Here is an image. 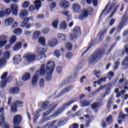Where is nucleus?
I'll use <instances>...</instances> for the list:
<instances>
[{
    "mask_svg": "<svg viewBox=\"0 0 128 128\" xmlns=\"http://www.w3.org/2000/svg\"><path fill=\"white\" fill-rule=\"evenodd\" d=\"M55 66L56 64L54 62H48L46 66V64H43L41 66L39 70V74L42 76V74H46V80L50 82L52 80V74L54 72V70Z\"/></svg>",
    "mask_w": 128,
    "mask_h": 128,
    "instance_id": "nucleus-1",
    "label": "nucleus"
},
{
    "mask_svg": "<svg viewBox=\"0 0 128 128\" xmlns=\"http://www.w3.org/2000/svg\"><path fill=\"white\" fill-rule=\"evenodd\" d=\"M74 101L72 100L65 103L62 107H61L58 111L56 112L54 114L50 116H49L48 118L42 120L40 121V124H43V122H46L50 120L52 117L56 116L58 114H60V112H64V110L66 108H68V106H70L72 104H74Z\"/></svg>",
    "mask_w": 128,
    "mask_h": 128,
    "instance_id": "nucleus-2",
    "label": "nucleus"
},
{
    "mask_svg": "<svg viewBox=\"0 0 128 128\" xmlns=\"http://www.w3.org/2000/svg\"><path fill=\"white\" fill-rule=\"evenodd\" d=\"M48 104V102L46 101L44 102H41L40 103V104H42L41 108L42 110H48L46 111V112L43 113V115L44 116H48V114H50V112H52L56 106V104H52L50 105H49Z\"/></svg>",
    "mask_w": 128,
    "mask_h": 128,
    "instance_id": "nucleus-3",
    "label": "nucleus"
},
{
    "mask_svg": "<svg viewBox=\"0 0 128 128\" xmlns=\"http://www.w3.org/2000/svg\"><path fill=\"white\" fill-rule=\"evenodd\" d=\"M104 54V50H97L94 54L88 57V61L89 64H94V62L98 60Z\"/></svg>",
    "mask_w": 128,
    "mask_h": 128,
    "instance_id": "nucleus-4",
    "label": "nucleus"
},
{
    "mask_svg": "<svg viewBox=\"0 0 128 128\" xmlns=\"http://www.w3.org/2000/svg\"><path fill=\"white\" fill-rule=\"evenodd\" d=\"M108 4L105 7L104 9L102 12L100 16H102V14H104L105 16L108 15L109 12H112V8H114L113 12L112 13V14L109 16L110 18H112V14H114L116 12V10H118V6H116V4H112L110 6V8L108 9Z\"/></svg>",
    "mask_w": 128,
    "mask_h": 128,
    "instance_id": "nucleus-5",
    "label": "nucleus"
},
{
    "mask_svg": "<svg viewBox=\"0 0 128 128\" xmlns=\"http://www.w3.org/2000/svg\"><path fill=\"white\" fill-rule=\"evenodd\" d=\"M46 50V48L40 47L38 48V56L37 58L38 60H40V62H44V60H46V55L44 54Z\"/></svg>",
    "mask_w": 128,
    "mask_h": 128,
    "instance_id": "nucleus-6",
    "label": "nucleus"
},
{
    "mask_svg": "<svg viewBox=\"0 0 128 128\" xmlns=\"http://www.w3.org/2000/svg\"><path fill=\"white\" fill-rule=\"evenodd\" d=\"M93 9L92 8H89L88 9H83L80 13V15L78 17L79 20H82L88 16V14L93 12Z\"/></svg>",
    "mask_w": 128,
    "mask_h": 128,
    "instance_id": "nucleus-7",
    "label": "nucleus"
},
{
    "mask_svg": "<svg viewBox=\"0 0 128 128\" xmlns=\"http://www.w3.org/2000/svg\"><path fill=\"white\" fill-rule=\"evenodd\" d=\"M128 12L125 13L122 18V21L120 22V24L117 26V30H121L122 28L126 26V24H128Z\"/></svg>",
    "mask_w": 128,
    "mask_h": 128,
    "instance_id": "nucleus-8",
    "label": "nucleus"
},
{
    "mask_svg": "<svg viewBox=\"0 0 128 128\" xmlns=\"http://www.w3.org/2000/svg\"><path fill=\"white\" fill-rule=\"evenodd\" d=\"M12 14L10 8H6V7H2L0 10V18H2L4 16H8Z\"/></svg>",
    "mask_w": 128,
    "mask_h": 128,
    "instance_id": "nucleus-9",
    "label": "nucleus"
},
{
    "mask_svg": "<svg viewBox=\"0 0 128 128\" xmlns=\"http://www.w3.org/2000/svg\"><path fill=\"white\" fill-rule=\"evenodd\" d=\"M24 58L28 64H30V62H32L36 60V55L30 52L26 53L24 56Z\"/></svg>",
    "mask_w": 128,
    "mask_h": 128,
    "instance_id": "nucleus-10",
    "label": "nucleus"
},
{
    "mask_svg": "<svg viewBox=\"0 0 128 128\" xmlns=\"http://www.w3.org/2000/svg\"><path fill=\"white\" fill-rule=\"evenodd\" d=\"M22 102L17 100L11 105V110L12 112H16V108L18 106H22Z\"/></svg>",
    "mask_w": 128,
    "mask_h": 128,
    "instance_id": "nucleus-11",
    "label": "nucleus"
},
{
    "mask_svg": "<svg viewBox=\"0 0 128 128\" xmlns=\"http://www.w3.org/2000/svg\"><path fill=\"white\" fill-rule=\"evenodd\" d=\"M73 34H70V38L71 40H74V38H76V36H78L80 35V28L78 26H76L74 28L73 30Z\"/></svg>",
    "mask_w": 128,
    "mask_h": 128,
    "instance_id": "nucleus-12",
    "label": "nucleus"
},
{
    "mask_svg": "<svg viewBox=\"0 0 128 128\" xmlns=\"http://www.w3.org/2000/svg\"><path fill=\"white\" fill-rule=\"evenodd\" d=\"M58 120H54L52 122H48L46 123V124L45 125V126L43 128H40L37 127L36 128H58V125H54L56 124V122H58Z\"/></svg>",
    "mask_w": 128,
    "mask_h": 128,
    "instance_id": "nucleus-13",
    "label": "nucleus"
},
{
    "mask_svg": "<svg viewBox=\"0 0 128 128\" xmlns=\"http://www.w3.org/2000/svg\"><path fill=\"white\" fill-rule=\"evenodd\" d=\"M38 74H40V71H37L32 78V86L33 88H35V86H36V84H38Z\"/></svg>",
    "mask_w": 128,
    "mask_h": 128,
    "instance_id": "nucleus-14",
    "label": "nucleus"
},
{
    "mask_svg": "<svg viewBox=\"0 0 128 128\" xmlns=\"http://www.w3.org/2000/svg\"><path fill=\"white\" fill-rule=\"evenodd\" d=\"M10 8L11 12H12V14L14 16H18V5L15 4H10V8Z\"/></svg>",
    "mask_w": 128,
    "mask_h": 128,
    "instance_id": "nucleus-15",
    "label": "nucleus"
},
{
    "mask_svg": "<svg viewBox=\"0 0 128 128\" xmlns=\"http://www.w3.org/2000/svg\"><path fill=\"white\" fill-rule=\"evenodd\" d=\"M0 48H4V45L8 42V36L4 34L0 36Z\"/></svg>",
    "mask_w": 128,
    "mask_h": 128,
    "instance_id": "nucleus-16",
    "label": "nucleus"
},
{
    "mask_svg": "<svg viewBox=\"0 0 128 128\" xmlns=\"http://www.w3.org/2000/svg\"><path fill=\"white\" fill-rule=\"evenodd\" d=\"M48 44L50 48H54L58 44V41L56 38L50 39L48 42Z\"/></svg>",
    "mask_w": 128,
    "mask_h": 128,
    "instance_id": "nucleus-17",
    "label": "nucleus"
},
{
    "mask_svg": "<svg viewBox=\"0 0 128 128\" xmlns=\"http://www.w3.org/2000/svg\"><path fill=\"white\" fill-rule=\"evenodd\" d=\"M0 120L2 121V122H0V126H1V128H10L8 124L6 123V122L4 121V114L0 115Z\"/></svg>",
    "mask_w": 128,
    "mask_h": 128,
    "instance_id": "nucleus-18",
    "label": "nucleus"
},
{
    "mask_svg": "<svg viewBox=\"0 0 128 128\" xmlns=\"http://www.w3.org/2000/svg\"><path fill=\"white\" fill-rule=\"evenodd\" d=\"M22 116L20 115H16L14 118V126H18L20 122H22Z\"/></svg>",
    "mask_w": 128,
    "mask_h": 128,
    "instance_id": "nucleus-19",
    "label": "nucleus"
},
{
    "mask_svg": "<svg viewBox=\"0 0 128 128\" xmlns=\"http://www.w3.org/2000/svg\"><path fill=\"white\" fill-rule=\"evenodd\" d=\"M72 87H67L62 90L58 94L56 98H60V96H62L66 92H68L70 90H72Z\"/></svg>",
    "mask_w": 128,
    "mask_h": 128,
    "instance_id": "nucleus-20",
    "label": "nucleus"
},
{
    "mask_svg": "<svg viewBox=\"0 0 128 128\" xmlns=\"http://www.w3.org/2000/svg\"><path fill=\"white\" fill-rule=\"evenodd\" d=\"M58 38L60 42H66L67 38L66 34L62 33H58Z\"/></svg>",
    "mask_w": 128,
    "mask_h": 128,
    "instance_id": "nucleus-21",
    "label": "nucleus"
},
{
    "mask_svg": "<svg viewBox=\"0 0 128 128\" xmlns=\"http://www.w3.org/2000/svg\"><path fill=\"white\" fill-rule=\"evenodd\" d=\"M60 8H64V10H66V8H68V7L70 6V3L66 0H62L60 2Z\"/></svg>",
    "mask_w": 128,
    "mask_h": 128,
    "instance_id": "nucleus-22",
    "label": "nucleus"
},
{
    "mask_svg": "<svg viewBox=\"0 0 128 128\" xmlns=\"http://www.w3.org/2000/svg\"><path fill=\"white\" fill-rule=\"evenodd\" d=\"M72 10L74 12H80V10H82V8L80 5L78 4H72Z\"/></svg>",
    "mask_w": 128,
    "mask_h": 128,
    "instance_id": "nucleus-23",
    "label": "nucleus"
},
{
    "mask_svg": "<svg viewBox=\"0 0 128 128\" xmlns=\"http://www.w3.org/2000/svg\"><path fill=\"white\" fill-rule=\"evenodd\" d=\"M102 104H100V102H94L92 104L91 108L92 110H93L94 112H98V110L100 108V106H102Z\"/></svg>",
    "mask_w": 128,
    "mask_h": 128,
    "instance_id": "nucleus-24",
    "label": "nucleus"
},
{
    "mask_svg": "<svg viewBox=\"0 0 128 128\" xmlns=\"http://www.w3.org/2000/svg\"><path fill=\"white\" fill-rule=\"evenodd\" d=\"M9 92L12 94H18L20 92V88L18 87L10 88H9Z\"/></svg>",
    "mask_w": 128,
    "mask_h": 128,
    "instance_id": "nucleus-25",
    "label": "nucleus"
},
{
    "mask_svg": "<svg viewBox=\"0 0 128 128\" xmlns=\"http://www.w3.org/2000/svg\"><path fill=\"white\" fill-rule=\"evenodd\" d=\"M106 34V30L103 29L100 31L98 33V36H99L100 40H102L104 38V36Z\"/></svg>",
    "mask_w": 128,
    "mask_h": 128,
    "instance_id": "nucleus-26",
    "label": "nucleus"
},
{
    "mask_svg": "<svg viewBox=\"0 0 128 128\" xmlns=\"http://www.w3.org/2000/svg\"><path fill=\"white\" fill-rule=\"evenodd\" d=\"M14 22V19L12 18H7L5 20V24L8 26H12V23Z\"/></svg>",
    "mask_w": 128,
    "mask_h": 128,
    "instance_id": "nucleus-27",
    "label": "nucleus"
},
{
    "mask_svg": "<svg viewBox=\"0 0 128 128\" xmlns=\"http://www.w3.org/2000/svg\"><path fill=\"white\" fill-rule=\"evenodd\" d=\"M22 42H19L16 43L14 46L13 47V50H14V52L20 50L22 48Z\"/></svg>",
    "mask_w": 128,
    "mask_h": 128,
    "instance_id": "nucleus-28",
    "label": "nucleus"
},
{
    "mask_svg": "<svg viewBox=\"0 0 128 128\" xmlns=\"http://www.w3.org/2000/svg\"><path fill=\"white\" fill-rule=\"evenodd\" d=\"M28 16V12L26 9L22 10L20 12V18H24V16Z\"/></svg>",
    "mask_w": 128,
    "mask_h": 128,
    "instance_id": "nucleus-29",
    "label": "nucleus"
},
{
    "mask_svg": "<svg viewBox=\"0 0 128 128\" xmlns=\"http://www.w3.org/2000/svg\"><path fill=\"white\" fill-rule=\"evenodd\" d=\"M66 122H68V118H65L64 119L60 120L58 122V125L55 124V126H58H58H64V124H66Z\"/></svg>",
    "mask_w": 128,
    "mask_h": 128,
    "instance_id": "nucleus-30",
    "label": "nucleus"
},
{
    "mask_svg": "<svg viewBox=\"0 0 128 128\" xmlns=\"http://www.w3.org/2000/svg\"><path fill=\"white\" fill-rule=\"evenodd\" d=\"M22 61V58L20 55H16L14 58V64H18Z\"/></svg>",
    "mask_w": 128,
    "mask_h": 128,
    "instance_id": "nucleus-31",
    "label": "nucleus"
},
{
    "mask_svg": "<svg viewBox=\"0 0 128 128\" xmlns=\"http://www.w3.org/2000/svg\"><path fill=\"white\" fill-rule=\"evenodd\" d=\"M119 118L122 120H126L128 118V114H124V112H120Z\"/></svg>",
    "mask_w": 128,
    "mask_h": 128,
    "instance_id": "nucleus-32",
    "label": "nucleus"
},
{
    "mask_svg": "<svg viewBox=\"0 0 128 128\" xmlns=\"http://www.w3.org/2000/svg\"><path fill=\"white\" fill-rule=\"evenodd\" d=\"M58 19L56 18L53 21L52 26L54 30H58Z\"/></svg>",
    "mask_w": 128,
    "mask_h": 128,
    "instance_id": "nucleus-33",
    "label": "nucleus"
},
{
    "mask_svg": "<svg viewBox=\"0 0 128 128\" xmlns=\"http://www.w3.org/2000/svg\"><path fill=\"white\" fill-rule=\"evenodd\" d=\"M30 78V73H26L22 77V80L24 82H27Z\"/></svg>",
    "mask_w": 128,
    "mask_h": 128,
    "instance_id": "nucleus-34",
    "label": "nucleus"
},
{
    "mask_svg": "<svg viewBox=\"0 0 128 128\" xmlns=\"http://www.w3.org/2000/svg\"><path fill=\"white\" fill-rule=\"evenodd\" d=\"M40 31L36 30L33 34V40H36L40 36Z\"/></svg>",
    "mask_w": 128,
    "mask_h": 128,
    "instance_id": "nucleus-35",
    "label": "nucleus"
},
{
    "mask_svg": "<svg viewBox=\"0 0 128 128\" xmlns=\"http://www.w3.org/2000/svg\"><path fill=\"white\" fill-rule=\"evenodd\" d=\"M38 42L42 46H46V38H44V37H40L38 39Z\"/></svg>",
    "mask_w": 128,
    "mask_h": 128,
    "instance_id": "nucleus-36",
    "label": "nucleus"
},
{
    "mask_svg": "<svg viewBox=\"0 0 128 128\" xmlns=\"http://www.w3.org/2000/svg\"><path fill=\"white\" fill-rule=\"evenodd\" d=\"M80 104L82 106H90V103L88 100H82L80 102Z\"/></svg>",
    "mask_w": 128,
    "mask_h": 128,
    "instance_id": "nucleus-37",
    "label": "nucleus"
},
{
    "mask_svg": "<svg viewBox=\"0 0 128 128\" xmlns=\"http://www.w3.org/2000/svg\"><path fill=\"white\" fill-rule=\"evenodd\" d=\"M7 82H10V80H2L0 83V86L1 88H6V86Z\"/></svg>",
    "mask_w": 128,
    "mask_h": 128,
    "instance_id": "nucleus-38",
    "label": "nucleus"
},
{
    "mask_svg": "<svg viewBox=\"0 0 128 128\" xmlns=\"http://www.w3.org/2000/svg\"><path fill=\"white\" fill-rule=\"evenodd\" d=\"M42 112V109L38 110L36 112V114H35V117L34 118V122H36V120L38 118L40 117V114Z\"/></svg>",
    "mask_w": 128,
    "mask_h": 128,
    "instance_id": "nucleus-39",
    "label": "nucleus"
},
{
    "mask_svg": "<svg viewBox=\"0 0 128 128\" xmlns=\"http://www.w3.org/2000/svg\"><path fill=\"white\" fill-rule=\"evenodd\" d=\"M24 24H22L21 25V28H27L28 30H30V28H32V24H30V23H28V22H22Z\"/></svg>",
    "mask_w": 128,
    "mask_h": 128,
    "instance_id": "nucleus-40",
    "label": "nucleus"
},
{
    "mask_svg": "<svg viewBox=\"0 0 128 128\" xmlns=\"http://www.w3.org/2000/svg\"><path fill=\"white\" fill-rule=\"evenodd\" d=\"M34 16L26 17L23 18L24 22H34Z\"/></svg>",
    "mask_w": 128,
    "mask_h": 128,
    "instance_id": "nucleus-41",
    "label": "nucleus"
},
{
    "mask_svg": "<svg viewBox=\"0 0 128 128\" xmlns=\"http://www.w3.org/2000/svg\"><path fill=\"white\" fill-rule=\"evenodd\" d=\"M34 4L36 6V10H38L42 6V2L40 0H36L34 2Z\"/></svg>",
    "mask_w": 128,
    "mask_h": 128,
    "instance_id": "nucleus-42",
    "label": "nucleus"
},
{
    "mask_svg": "<svg viewBox=\"0 0 128 128\" xmlns=\"http://www.w3.org/2000/svg\"><path fill=\"white\" fill-rule=\"evenodd\" d=\"M6 76H8V72H5L1 76L2 80H8L10 78V77H8L6 78Z\"/></svg>",
    "mask_w": 128,
    "mask_h": 128,
    "instance_id": "nucleus-43",
    "label": "nucleus"
},
{
    "mask_svg": "<svg viewBox=\"0 0 128 128\" xmlns=\"http://www.w3.org/2000/svg\"><path fill=\"white\" fill-rule=\"evenodd\" d=\"M13 32L14 34H17V36H20V34H22V30L20 28H17L14 30Z\"/></svg>",
    "mask_w": 128,
    "mask_h": 128,
    "instance_id": "nucleus-44",
    "label": "nucleus"
},
{
    "mask_svg": "<svg viewBox=\"0 0 128 128\" xmlns=\"http://www.w3.org/2000/svg\"><path fill=\"white\" fill-rule=\"evenodd\" d=\"M102 88H104V87H102V86L100 87L99 89L94 92L92 94H89V96H90V97L94 96L96 95V94H97V92H100V90H102Z\"/></svg>",
    "mask_w": 128,
    "mask_h": 128,
    "instance_id": "nucleus-45",
    "label": "nucleus"
},
{
    "mask_svg": "<svg viewBox=\"0 0 128 128\" xmlns=\"http://www.w3.org/2000/svg\"><path fill=\"white\" fill-rule=\"evenodd\" d=\"M60 30H66V24L64 22H62L60 24Z\"/></svg>",
    "mask_w": 128,
    "mask_h": 128,
    "instance_id": "nucleus-46",
    "label": "nucleus"
},
{
    "mask_svg": "<svg viewBox=\"0 0 128 128\" xmlns=\"http://www.w3.org/2000/svg\"><path fill=\"white\" fill-rule=\"evenodd\" d=\"M6 59L4 58H0V66H6Z\"/></svg>",
    "mask_w": 128,
    "mask_h": 128,
    "instance_id": "nucleus-47",
    "label": "nucleus"
},
{
    "mask_svg": "<svg viewBox=\"0 0 128 128\" xmlns=\"http://www.w3.org/2000/svg\"><path fill=\"white\" fill-rule=\"evenodd\" d=\"M16 36H13L10 38V44H14V42H16Z\"/></svg>",
    "mask_w": 128,
    "mask_h": 128,
    "instance_id": "nucleus-48",
    "label": "nucleus"
},
{
    "mask_svg": "<svg viewBox=\"0 0 128 128\" xmlns=\"http://www.w3.org/2000/svg\"><path fill=\"white\" fill-rule=\"evenodd\" d=\"M30 6V2L28 1H25L23 2L22 4V7L23 8H28Z\"/></svg>",
    "mask_w": 128,
    "mask_h": 128,
    "instance_id": "nucleus-49",
    "label": "nucleus"
},
{
    "mask_svg": "<svg viewBox=\"0 0 128 128\" xmlns=\"http://www.w3.org/2000/svg\"><path fill=\"white\" fill-rule=\"evenodd\" d=\"M122 64L125 66L126 68H128V57H126L124 60L122 62Z\"/></svg>",
    "mask_w": 128,
    "mask_h": 128,
    "instance_id": "nucleus-50",
    "label": "nucleus"
},
{
    "mask_svg": "<svg viewBox=\"0 0 128 128\" xmlns=\"http://www.w3.org/2000/svg\"><path fill=\"white\" fill-rule=\"evenodd\" d=\"M112 98H110L107 104V108L110 110L112 108Z\"/></svg>",
    "mask_w": 128,
    "mask_h": 128,
    "instance_id": "nucleus-51",
    "label": "nucleus"
},
{
    "mask_svg": "<svg viewBox=\"0 0 128 128\" xmlns=\"http://www.w3.org/2000/svg\"><path fill=\"white\" fill-rule=\"evenodd\" d=\"M106 122L108 124H110L112 122V115L109 116L106 118Z\"/></svg>",
    "mask_w": 128,
    "mask_h": 128,
    "instance_id": "nucleus-52",
    "label": "nucleus"
},
{
    "mask_svg": "<svg viewBox=\"0 0 128 128\" xmlns=\"http://www.w3.org/2000/svg\"><path fill=\"white\" fill-rule=\"evenodd\" d=\"M110 94V89L108 88L106 89L105 93L103 95L102 98H106V96H108V94Z\"/></svg>",
    "mask_w": 128,
    "mask_h": 128,
    "instance_id": "nucleus-53",
    "label": "nucleus"
},
{
    "mask_svg": "<svg viewBox=\"0 0 128 128\" xmlns=\"http://www.w3.org/2000/svg\"><path fill=\"white\" fill-rule=\"evenodd\" d=\"M66 48L68 50H70L72 48V46L70 43H67L66 44Z\"/></svg>",
    "mask_w": 128,
    "mask_h": 128,
    "instance_id": "nucleus-54",
    "label": "nucleus"
},
{
    "mask_svg": "<svg viewBox=\"0 0 128 128\" xmlns=\"http://www.w3.org/2000/svg\"><path fill=\"white\" fill-rule=\"evenodd\" d=\"M54 56L58 58L60 56V50H56L54 52Z\"/></svg>",
    "mask_w": 128,
    "mask_h": 128,
    "instance_id": "nucleus-55",
    "label": "nucleus"
},
{
    "mask_svg": "<svg viewBox=\"0 0 128 128\" xmlns=\"http://www.w3.org/2000/svg\"><path fill=\"white\" fill-rule=\"evenodd\" d=\"M39 84L41 88H44V80L41 79L40 80Z\"/></svg>",
    "mask_w": 128,
    "mask_h": 128,
    "instance_id": "nucleus-56",
    "label": "nucleus"
},
{
    "mask_svg": "<svg viewBox=\"0 0 128 128\" xmlns=\"http://www.w3.org/2000/svg\"><path fill=\"white\" fill-rule=\"evenodd\" d=\"M72 53L70 52H67L66 54V58H67V60H70V58H72Z\"/></svg>",
    "mask_w": 128,
    "mask_h": 128,
    "instance_id": "nucleus-57",
    "label": "nucleus"
},
{
    "mask_svg": "<svg viewBox=\"0 0 128 128\" xmlns=\"http://www.w3.org/2000/svg\"><path fill=\"white\" fill-rule=\"evenodd\" d=\"M94 74L99 78H100V71H98V70H94Z\"/></svg>",
    "mask_w": 128,
    "mask_h": 128,
    "instance_id": "nucleus-58",
    "label": "nucleus"
},
{
    "mask_svg": "<svg viewBox=\"0 0 128 128\" xmlns=\"http://www.w3.org/2000/svg\"><path fill=\"white\" fill-rule=\"evenodd\" d=\"M50 32V29L48 28H46L42 30V32L44 34H46Z\"/></svg>",
    "mask_w": 128,
    "mask_h": 128,
    "instance_id": "nucleus-59",
    "label": "nucleus"
},
{
    "mask_svg": "<svg viewBox=\"0 0 128 128\" xmlns=\"http://www.w3.org/2000/svg\"><path fill=\"white\" fill-rule=\"evenodd\" d=\"M24 34H25V36H30V34H32V31L25 30L24 31Z\"/></svg>",
    "mask_w": 128,
    "mask_h": 128,
    "instance_id": "nucleus-60",
    "label": "nucleus"
},
{
    "mask_svg": "<svg viewBox=\"0 0 128 128\" xmlns=\"http://www.w3.org/2000/svg\"><path fill=\"white\" fill-rule=\"evenodd\" d=\"M120 62L117 61L115 62V66L114 68V70H117L118 67V66H120Z\"/></svg>",
    "mask_w": 128,
    "mask_h": 128,
    "instance_id": "nucleus-61",
    "label": "nucleus"
},
{
    "mask_svg": "<svg viewBox=\"0 0 128 128\" xmlns=\"http://www.w3.org/2000/svg\"><path fill=\"white\" fill-rule=\"evenodd\" d=\"M4 58H6H6H10V52H6L4 54Z\"/></svg>",
    "mask_w": 128,
    "mask_h": 128,
    "instance_id": "nucleus-62",
    "label": "nucleus"
},
{
    "mask_svg": "<svg viewBox=\"0 0 128 128\" xmlns=\"http://www.w3.org/2000/svg\"><path fill=\"white\" fill-rule=\"evenodd\" d=\"M62 69L61 68L60 66H58L56 68V72L58 74H62Z\"/></svg>",
    "mask_w": 128,
    "mask_h": 128,
    "instance_id": "nucleus-63",
    "label": "nucleus"
},
{
    "mask_svg": "<svg viewBox=\"0 0 128 128\" xmlns=\"http://www.w3.org/2000/svg\"><path fill=\"white\" fill-rule=\"evenodd\" d=\"M70 128H78V125L74 123L72 124V126L70 127Z\"/></svg>",
    "mask_w": 128,
    "mask_h": 128,
    "instance_id": "nucleus-64",
    "label": "nucleus"
}]
</instances>
